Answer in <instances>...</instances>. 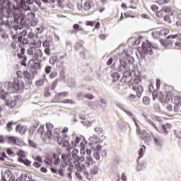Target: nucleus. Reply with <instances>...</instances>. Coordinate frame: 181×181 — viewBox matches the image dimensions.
Masks as SVG:
<instances>
[{
	"label": "nucleus",
	"mask_w": 181,
	"mask_h": 181,
	"mask_svg": "<svg viewBox=\"0 0 181 181\" xmlns=\"http://www.w3.org/2000/svg\"><path fill=\"white\" fill-rule=\"evenodd\" d=\"M57 76H58V73L56 72V71H53V72L51 73V74L49 75V77L51 79H54L56 77H57Z\"/></svg>",
	"instance_id": "nucleus-49"
},
{
	"label": "nucleus",
	"mask_w": 181,
	"mask_h": 181,
	"mask_svg": "<svg viewBox=\"0 0 181 181\" xmlns=\"http://www.w3.org/2000/svg\"><path fill=\"white\" fill-rule=\"evenodd\" d=\"M38 134L41 135V138L45 139H46V132L45 131V126H40L38 129Z\"/></svg>",
	"instance_id": "nucleus-22"
},
{
	"label": "nucleus",
	"mask_w": 181,
	"mask_h": 181,
	"mask_svg": "<svg viewBox=\"0 0 181 181\" xmlns=\"http://www.w3.org/2000/svg\"><path fill=\"white\" fill-rule=\"evenodd\" d=\"M90 141V144H96L97 143H98V138L97 137H90L89 139Z\"/></svg>",
	"instance_id": "nucleus-41"
},
{
	"label": "nucleus",
	"mask_w": 181,
	"mask_h": 181,
	"mask_svg": "<svg viewBox=\"0 0 181 181\" xmlns=\"http://www.w3.org/2000/svg\"><path fill=\"white\" fill-rule=\"evenodd\" d=\"M84 156H78V150L74 148L72 151V158L69 159V163L71 164L74 163L77 170H81L85 168V165L80 163V162L84 161Z\"/></svg>",
	"instance_id": "nucleus-3"
},
{
	"label": "nucleus",
	"mask_w": 181,
	"mask_h": 181,
	"mask_svg": "<svg viewBox=\"0 0 181 181\" xmlns=\"http://www.w3.org/2000/svg\"><path fill=\"white\" fill-rule=\"evenodd\" d=\"M57 85H58V79L53 81L52 84L51 90H54L55 88L57 86Z\"/></svg>",
	"instance_id": "nucleus-52"
},
{
	"label": "nucleus",
	"mask_w": 181,
	"mask_h": 181,
	"mask_svg": "<svg viewBox=\"0 0 181 181\" xmlns=\"http://www.w3.org/2000/svg\"><path fill=\"white\" fill-rule=\"evenodd\" d=\"M73 29L75 31H84V29L83 28H80L79 24H74Z\"/></svg>",
	"instance_id": "nucleus-40"
},
{
	"label": "nucleus",
	"mask_w": 181,
	"mask_h": 181,
	"mask_svg": "<svg viewBox=\"0 0 181 181\" xmlns=\"http://www.w3.org/2000/svg\"><path fill=\"white\" fill-rule=\"evenodd\" d=\"M46 138H48L49 139H52V130L47 131Z\"/></svg>",
	"instance_id": "nucleus-55"
},
{
	"label": "nucleus",
	"mask_w": 181,
	"mask_h": 181,
	"mask_svg": "<svg viewBox=\"0 0 181 181\" xmlns=\"http://www.w3.org/2000/svg\"><path fill=\"white\" fill-rule=\"evenodd\" d=\"M141 81L142 79L141 78V75L136 76L133 80L134 83L132 89H133L134 91H136V96L138 98H141V95H142V93L144 92L143 86L138 85Z\"/></svg>",
	"instance_id": "nucleus-6"
},
{
	"label": "nucleus",
	"mask_w": 181,
	"mask_h": 181,
	"mask_svg": "<svg viewBox=\"0 0 181 181\" xmlns=\"http://www.w3.org/2000/svg\"><path fill=\"white\" fill-rule=\"evenodd\" d=\"M151 35H152V37H153L154 39H159L161 36L160 33H158V31L156 30V29H155L153 31H152Z\"/></svg>",
	"instance_id": "nucleus-32"
},
{
	"label": "nucleus",
	"mask_w": 181,
	"mask_h": 181,
	"mask_svg": "<svg viewBox=\"0 0 181 181\" xmlns=\"http://www.w3.org/2000/svg\"><path fill=\"white\" fill-rule=\"evenodd\" d=\"M144 151H146V146L144 145L141 146L140 149L138 151L139 156L137 158V160H139L141 158H143L144 155Z\"/></svg>",
	"instance_id": "nucleus-23"
},
{
	"label": "nucleus",
	"mask_w": 181,
	"mask_h": 181,
	"mask_svg": "<svg viewBox=\"0 0 181 181\" xmlns=\"http://www.w3.org/2000/svg\"><path fill=\"white\" fill-rule=\"evenodd\" d=\"M77 171L78 172H76V176L77 178H78L79 180H83V176L88 180H91L93 179V176L91 175V174H88L86 172V166H84L83 169L77 170Z\"/></svg>",
	"instance_id": "nucleus-9"
},
{
	"label": "nucleus",
	"mask_w": 181,
	"mask_h": 181,
	"mask_svg": "<svg viewBox=\"0 0 181 181\" xmlns=\"http://www.w3.org/2000/svg\"><path fill=\"white\" fill-rule=\"evenodd\" d=\"M164 105H167V106H165V109H167L168 112H172L173 110V107L172 106L171 103Z\"/></svg>",
	"instance_id": "nucleus-53"
},
{
	"label": "nucleus",
	"mask_w": 181,
	"mask_h": 181,
	"mask_svg": "<svg viewBox=\"0 0 181 181\" xmlns=\"http://www.w3.org/2000/svg\"><path fill=\"white\" fill-rule=\"evenodd\" d=\"M6 143L8 144H11V146H21L22 145L21 140L18 137L13 136H8Z\"/></svg>",
	"instance_id": "nucleus-11"
},
{
	"label": "nucleus",
	"mask_w": 181,
	"mask_h": 181,
	"mask_svg": "<svg viewBox=\"0 0 181 181\" xmlns=\"http://www.w3.org/2000/svg\"><path fill=\"white\" fill-rule=\"evenodd\" d=\"M0 90L3 98H5V96L7 95L8 93H12L16 91H20L16 90V88L13 85V83L11 82L5 83L4 85H2L0 87Z\"/></svg>",
	"instance_id": "nucleus-7"
},
{
	"label": "nucleus",
	"mask_w": 181,
	"mask_h": 181,
	"mask_svg": "<svg viewBox=\"0 0 181 181\" xmlns=\"http://www.w3.org/2000/svg\"><path fill=\"white\" fill-rule=\"evenodd\" d=\"M122 72H123V77H130L132 75L129 70L124 71Z\"/></svg>",
	"instance_id": "nucleus-56"
},
{
	"label": "nucleus",
	"mask_w": 181,
	"mask_h": 181,
	"mask_svg": "<svg viewBox=\"0 0 181 181\" xmlns=\"http://www.w3.org/2000/svg\"><path fill=\"white\" fill-rule=\"evenodd\" d=\"M16 3L18 5H21L22 8L24 9L28 10L29 9L28 5L35 3L38 6L41 5L40 1L38 0H15Z\"/></svg>",
	"instance_id": "nucleus-8"
},
{
	"label": "nucleus",
	"mask_w": 181,
	"mask_h": 181,
	"mask_svg": "<svg viewBox=\"0 0 181 181\" xmlns=\"http://www.w3.org/2000/svg\"><path fill=\"white\" fill-rule=\"evenodd\" d=\"M174 111L177 112L180 110L181 107V97L180 96H175L174 98Z\"/></svg>",
	"instance_id": "nucleus-15"
},
{
	"label": "nucleus",
	"mask_w": 181,
	"mask_h": 181,
	"mask_svg": "<svg viewBox=\"0 0 181 181\" xmlns=\"http://www.w3.org/2000/svg\"><path fill=\"white\" fill-rule=\"evenodd\" d=\"M96 23V21H86V25L87 26H90L93 27V25H95Z\"/></svg>",
	"instance_id": "nucleus-59"
},
{
	"label": "nucleus",
	"mask_w": 181,
	"mask_h": 181,
	"mask_svg": "<svg viewBox=\"0 0 181 181\" xmlns=\"http://www.w3.org/2000/svg\"><path fill=\"white\" fill-rule=\"evenodd\" d=\"M153 49H157L156 45H152L148 40H146V42H143L142 47L139 49L138 52L141 58H144L146 54L153 55Z\"/></svg>",
	"instance_id": "nucleus-4"
},
{
	"label": "nucleus",
	"mask_w": 181,
	"mask_h": 181,
	"mask_svg": "<svg viewBox=\"0 0 181 181\" xmlns=\"http://www.w3.org/2000/svg\"><path fill=\"white\" fill-rule=\"evenodd\" d=\"M18 161L20 163H24V165L25 166H30L31 165V161H30L28 159H24V158H18Z\"/></svg>",
	"instance_id": "nucleus-26"
},
{
	"label": "nucleus",
	"mask_w": 181,
	"mask_h": 181,
	"mask_svg": "<svg viewBox=\"0 0 181 181\" xmlns=\"http://www.w3.org/2000/svg\"><path fill=\"white\" fill-rule=\"evenodd\" d=\"M42 42L40 41L35 42V40H33L31 42V45L33 47H30L28 49V55H31L33 59L37 60L38 58H42L43 57V53L39 47H41Z\"/></svg>",
	"instance_id": "nucleus-2"
},
{
	"label": "nucleus",
	"mask_w": 181,
	"mask_h": 181,
	"mask_svg": "<svg viewBox=\"0 0 181 181\" xmlns=\"http://www.w3.org/2000/svg\"><path fill=\"white\" fill-rule=\"evenodd\" d=\"M150 101L151 100H150L149 97H147V96L144 97L143 103H144V105H149L150 104Z\"/></svg>",
	"instance_id": "nucleus-44"
},
{
	"label": "nucleus",
	"mask_w": 181,
	"mask_h": 181,
	"mask_svg": "<svg viewBox=\"0 0 181 181\" xmlns=\"http://www.w3.org/2000/svg\"><path fill=\"white\" fill-rule=\"evenodd\" d=\"M18 8H15L14 5L11 2L8 1L4 8L0 10L1 16L4 18H10L12 13L13 18H14V22L18 23V19L21 18H26L25 14L27 11L30 10V7L28 6V9H25L21 5H18Z\"/></svg>",
	"instance_id": "nucleus-1"
},
{
	"label": "nucleus",
	"mask_w": 181,
	"mask_h": 181,
	"mask_svg": "<svg viewBox=\"0 0 181 181\" xmlns=\"http://www.w3.org/2000/svg\"><path fill=\"white\" fill-rule=\"evenodd\" d=\"M65 167H67V164L66 163L65 165H62V167L60 169L58 170V173L59 174L60 176H64L65 174H64V168Z\"/></svg>",
	"instance_id": "nucleus-36"
},
{
	"label": "nucleus",
	"mask_w": 181,
	"mask_h": 181,
	"mask_svg": "<svg viewBox=\"0 0 181 181\" xmlns=\"http://www.w3.org/2000/svg\"><path fill=\"white\" fill-rule=\"evenodd\" d=\"M171 127H172V126H171V124H169V123H167V124H163V125L161 126V128H162L163 131H164V134H165V135L168 134V133L169 130L171 129Z\"/></svg>",
	"instance_id": "nucleus-21"
},
{
	"label": "nucleus",
	"mask_w": 181,
	"mask_h": 181,
	"mask_svg": "<svg viewBox=\"0 0 181 181\" xmlns=\"http://www.w3.org/2000/svg\"><path fill=\"white\" fill-rule=\"evenodd\" d=\"M16 155L18 156V158L24 159L27 157V153L24 150H18L17 153H16Z\"/></svg>",
	"instance_id": "nucleus-20"
},
{
	"label": "nucleus",
	"mask_w": 181,
	"mask_h": 181,
	"mask_svg": "<svg viewBox=\"0 0 181 181\" xmlns=\"http://www.w3.org/2000/svg\"><path fill=\"white\" fill-rule=\"evenodd\" d=\"M6 104L11 109H13V108H14V107L16 106V102L12 101V100H8V101L6 102Z\"/></svg>",
	"instance_id": "nucleus-33"
},
{
	"label": "nucleus",
	"mask_w": 181,
	"mask_h": 181,
	"mask_svg": "<svg viewBox=\"0 0 181 181\" xmlns=\"http://www.w3.org/2000/svg\"><path fill=\"white\" fill-rule=\"evenodd\" d=\"M175 97L176 96H175L174 90H169L165 95L164 104H171Z\"/></svg>",
	"instance_id": "nucleus-13"
},
{
	"label": "nucleus",
	"mask_w": 181,
	"mask_h": 181,
	"mask_svg": "<svg viewBox=\"0 0 181 181\" xmlns=\"http://www.w3.org/2000/svg\"><path fill=\"white\" fill-rule=\"evenodd\" d=\"M124 18H135V13L133 11H128L124 13Z\"/></svg>",
	"instance_id": "nucleus-31"
},
{
	"label": "nucleus",
	"mask_w": 181,
	"mask_h": 181,
	"mask_svg": "<svg viewBox=\"0 0 181 181\" xmlns=\"http://www.w3.org/2000/svg\"><path fill=\"white\" fill-rule=\"evenodd\" d=\"M53 137L59 145L63 144L64 147H68L69 146V137L67 134L61 135L58 132H54Z\"/></svg>",
	"instance_id": "nucleus-5"
},
{
	"label": "nucleus",
	"mask_w": 181,
	"mask_h": 181,
	"mask_svg": "<svg viewBox=\"0 0 181 181\" xmlns=\"http://www.w3.org/2000/svg\"><path fill=\"white\" fill-rule=\"evenodd\" d=\"M23 76L26 79V81L28 82V85L32 84V80H34L35 78V74L33 72H28L27 71L23 72Z\"/></svg>",
	"instance_id": "nucleus-14"
},
{
	"label": "nucleus",
	"mask_w": 181,
	"mask_h": 181,
	"mask_svg": "<svg viewBox=\"0 0 181 181\" xmlns=\"http://www.w3.org/2000/svg\"><path fill=\"white\" fill-rule=\"evenodd\" d=\"M63 104H71V105H74L76 103L73 101L71 99H65L62 101Z\"/></svg>",
	"instance_id": "nucleus-43"
},
{
	"label": "nucleus",
	"mask_w": 181,
	"mask_h": 181,
	"mask_svg": "<svg viewBox=\"0 0 181 181\" xmlns=\"http://www.w3.org/2000/svg\"><path fill=\"white\" fill-rule=\"evenodd\" d=\"M16 131L18 132L21 135H24L27 132V127L26 126H21V125H18L16 127Z\"/></svg>",
	"instance_id": "nucleus-18"
},
{
	"label": "nucleus",
	"mask_w": 181,
	"mask_h": 181,
	"mask_svg": "<svg viewBox=\"0 0 181 181\" xmlns=\"http://www.w3.org/2000/svg\"><path fill=\"white\" fill-rule=\"evenodd\" d=\"M51 71H52V66H45V73H46V74H50Z\"/></svg>",
	"instance_id": "nucleus-61"
},
{
	"label": "nucleus",
	"mask_w": 181,
	"mask_h": 181,
	"mask_svg": "<svg viewBox=\"0 0 181 181\" xmlns=\"http://www.w3.org/2000/svg\"><path fill=\"white\" fill-rule=\"evenodd\" d=\"M8 137V136L0 135V144H4V143H6Z\"/></svg>",
	"instance_id": "nucleus-38"
},
{
	"label": "nucleus",
	"mask_w": 181,
	"mask_h": 181,
	"mask_svg": "<svg viewBox=\"0 0 181 181\" xmlns=\"http://www.w3.org/2000/svg\"><path fill=\"white\" fill-rule=\"evenodd\" d=\"M156 146L161 147L163 146V140L158 138L153 139Z\"/></svg>",
	"instance_id": "nucleus-35"
},
{
	"label": "nucleus",
	"mask_w": 181,
	"mask_h": 181,
	"mask_svg": "<svg viewBox=\"0 0 181 181\" xmlns=\"http://www.w3.org/2000/svg\"><path fill=\"white\" fill-rule=\"evenodd\" d=\"M14 85L16 90H23L25 88V83L20 78H14Z\"/></svg>",
	"instance_id": "nucleus-12"
},
{
	"label": "nucleus",
	"mask_w": 181,
	"mask_h": 181,
	"mask_svg": "<svg viewBox=\"0 0 181 181\" xmlns=\"http://www.w3.org/2000/svg\"><path fill=\"white\" fill-rule=\"evenodd\" d=\"M156 30H157V32H158L161 36H166L168 33H169V31L163 28H157Z\"/></svg>",
	"instance_id": "nucleus-28"
},
{
	"label": "nucleus",
	"mask_w": 181,
	"mask_h": 181,
	"mask_svg": "<svg viewBox=\"0 0 181 181\" xmlns=\"http://www.w3.org/2000/svg\"><path fill=\"white\" fill-rule=\"evenodd\" d=\"M28 66L36 70L41 69V64L39 62H35L34 59H31L28 62Z\"/></svg>",
	"instance_id": "nucleus-17"
},
{
	"label": "nucleus",
	"mask_w": 181,
	"mask_h": 181,
	"mask_svg": "<svg viewBox=\"0 0 181 181\" xmlns=\"http://www.w3.org/2000/svg\"><path fill=\"white\" fill-rule=\"evenodd\" d=\"M18 57L19 59H21L23 58L22 61H21V65L22 66H27V64H26V61H27V58L25 57H22V54H18Z\"/></svg>",
	"instance_id": "nucleus-37"
},
{
	"label": "nucleus",
	"mask_w": 181,
	"mask_h": 181,
	"mask_svg": "<svg viewBox=\"0 0 181 181\" xmlns=\"http://www.w3.org/2000/svg\"><path fill=\"white\" fill-rule=\"evenodd\" d=\"M111 78H113L114 82H116L119 79L120 76L119 75L118 72H112L111 73Z\"/></svg>",
	"instance_id": "nucleus-30"
},
{
	"label": "nucleus",
	"mask_w": 181,
	"mask_h": 181,
	"mask_svg": "<svg viewBox=\"0 0 181 181\" xmlns=\"http://www.w3.org/2000/svg\"><path fill=\"white\" fill-rule=\"evenodd\" d=\"M91 6H93L92 1H90L89 2H86L83 4V9L84 11H88L91 9Z\"/></svg>",
	"instance_id": "nucleus-25"
},
{
	"label": "nucleus",
	"mask_w": 181,
	"mask_h": 181,
	"mask_svg": "<svg viewBox=\"0 0 181 181\" xmlns=\"http://www.w3.org/2000/svg\"><path fill=\"white\" fill-rule=\"evenodd\" d=\"M94 131H95L98 134H102L103 132V129L102 127H96L95 129H94Z\"/></svg>",
	"instance_id": "nucleus-51"
},
{
	"label": "nucleus",
	"mask_w": 181,
	"mask_h": 181,
	"mask_svg": "<svg viewBox=\"0 0 181 181\" xmlns=\"http://www.w3.org/2000/svg\"><path fill=\"white\" fill-rule=\"evenodd\" d=\"M43 95L45 96V98H47L50 97L51 93H50V91H49L48 89H47L45 90V93L43 94Z\"/></svg>",
	"instance_id": "nucleus-64"
},
{
	"label": "nucleus",
	"mask_w": 181,
	"mask_h": 181,
	"mask_svg": "<svg viewBox=\"0 0 181 181\" xmlns=\"http://www.w3.org/2000/svg\"><path fill=\"white\" fill-rule=\"evenodd\" d=\"M84 163L88 166V168H90V166L93 165L94 163H95V162L93 161L91 156H88Z\"/></svg>",
	"instance_id": "nucleus-19"
},
{
	"label": "nucleus",
	"mask_w": 181,
	"mask_h": 181,
	"mask_svg": "<svg viewBox=\"0 0 181 181\" xmlns=\"http://www.w3.org/2000/svg\"><path fill=\"white\" fill-rule=\"evenodd\" d=\"M4 158H6V153L4 152H0V160H4Z\"/></svg>",
	"instance_id": "nucleus-62"
},
{
	"label": "nucleus",
	"mask_w": 181,
	"mask_h": 181,
	"mask_svg": "<svg viewBox=\"0 0 181 181\" xmlns=\"http://www.w3.org/2000/svg\"><path fill=\"white\" fill-rule=\"evenodd\" d=\"M15 123H13V122H10L7 124L6 127H7V131L8 132H11L12 131V125H14Z\"/></svg>",
	"instance_id": "nucleus-45"
},
{
	"label": "nucleus",
	"mask_w": 181,
	"mask_h": 181,
	"mask_svg": "<svg viewBox=\"0 0 181 181\" xmlns=\"http://www.w3.org/2000/svg\"><path fill=\"white\" fill-rule=\"evenodd\" d=\"M173 42V41H171L170 40H162V41H161V44H162L163 46H164L165 47H169V45H171Z\"/></svg>",
	"instance_id": "nucleus-34"
},
{
	"label": "nucleus",
	"mask_w": 181,
	"mask_h": 181,
	"mask_svg": "<svg viewBox=\"0 0 181 181\" xmlns=\"http://www.w3.org/2000/svg\"><path fill=\"white\" fill-rule=\"evenodd\" d=\"M46 128L48 131H52L54 129V127L52 123H46Z\"/></svg>",
	"instance_id": "nucleus-46"
},
{
	"label": "nucleus",
	"mask_w": 181,
	"mask_h": 181,
	"mask_svg": "<svg viewBox=\"0 0 181 181\" xmlns=\"http://www.w3.org/2000/svg\"><path fill=\"white\" fill-rule=\"evenodd\" d=\"M62 57L59 59V57L54 55L49 59V64L54 65L57 63V68L62 69L63 67V61H60Z\"/></svg>",
	"instance_id": "nucleus-10"
},
{
	"label": "nucleus",
	"mask_w": 181,
	"mask_h": 181,
	"mask_svg": "<svg viewBox=\"0 0 181 181\" xmlns=\"http://www.w3.org/2000/svg\"><path fill=\"white\" fill-rule=\"evenodd\" d=\"M80 141H81V137L76 138L75 142H72V146L75 147L76 145L78 144Z\"/></svg>",
	"instance_id": "nucleus-48"
},
{
	"label": "nucleus",
	"mask_w": 181,
	"mask_h": 181,
	"mask_svg": "<svg viewBox=\"0 0 181 181\" xmlns=\"http://www.w3.org/2000/svg\"><path fill=\"white\" fill-rule=\"evenodd\" d=\"M20 37H25L27 35V31L25 30L19 29Z\"/></svg>",
	"instance_id": "nucleus-54"
},
{
	"label": "nucleus",
	"mask_w": 181,
	"mask_h": 181,
	"mask_svg": "<svg viewBox=\"0 0 181 181\" xmlns=\"http://www.w3.org/2000/svg\"><path fill=\"white\" fill-rule=\"evenodd\" d=\"M164 21H165V22H166L169 24H170L171 22H172V20H171L170 16H164Z\"/></svg>",
	"instance_id": "nucleus-57"
},
{
	"label": "nucleus",
	"mask_w": 181,
	"mask_h": 181,
	"mask_svg": "<svg viewBox=\"0 0 181 181\" xmlns=\"http://www.w3.org/2000/svg\"><path fill=\"white\" fill-rule=\"evenodd\" d=\"M43 161L46 164L47 167L52 166V164L54 163L52 157L51 156L46 158Z\"/></svg>",
	"instance_id": "nucleus-24"
},
{
	"label": "nucleus",
	"mask_w": 181,
	"mask_h": 181,
	"mask_svg": "<svg viewBox=\"0 0 181 181\" xmlns=\"http://www.w3.org/2000/svg\"><path fill=\"white\" fill-rule=\"evenodd\" d=\"M119 62H120V66H118V71H119L121 72H124V71H127L130 70V68L129 66V64L125 62V61L121 59L119 61Z\"/></svg>",
	"instance_id": "nucleus-16"
},
{
	"label": "nucleus",
	"mask_w": 181,
	"mask_h": 181,
	"mask_svg": "<svg viewBox=\"0 0 181 181\" xmlns=\"http://www.w3.org/2000/svg\"><path fill=\"white\" fill-rule=\"evenodd\" d=\"M45 83V81L44 80H40L35 82V85L36 86H43Z\"/></svg>",
	"instance_id": "nucleus-58"
},
{
	"label": "nucleus",
	"mask_w": 181,
	"mask_h": 181,
	"mask_svg": "<svg viewBox=\"0 0 181 181\" xmlns=\"http://www.w3.org/2000/svg\"><path fill=\"white\" fill-rule=\"evenodd\" d=\"M168 39H177L178 40H181V34L171 35L168 37Z\"/></svg>",
	"instance_id": "nucleus-39"
},
{
	"label": "nucleus",
	"mask_w": 181,
	"mask_h": 181,
	"mask_svg": "<svg viewBox=\"0 0 181 181\" xmlns=\"http://www.w3.org/2000/svg\"><path fill=\"white\" fill-rule=\"evenodd\" d=\"M84 98H87L88 100H92L93 98H95V96H93L92 93H86V95H84Z\"/></svg>",
	"instance_id": "nucleus-47"
},
{
	"label": "nucleus",
	"mask_w": 181,
	"mask_h": 181,
	"mask_svg": "<svg viewBox=\"0 0 181 181\" xmlns=\"http://www.w3.org/2000/svg\"><path fill=\"white\" fill-rule=\"evenodd\" d=\"M156 16H157V17L160 18H163V10L158 11L157 13H156Z\"/></svg>",
	"instance_id": "nucleus-50"
},
{
	"label": "nucleus",
	"mask_w": 181,
	"mask_h": 181,
	"mask_svg": "<svg viewBox=\"0 0 181 181\" xmlns=\"http://www.w3.org/2000/svg\"><path fill=\"white\" fill-rule=\"evenodd\" d=\"M6 152L7 153V154L8 156H11V157H14L16 156V153L13 152V150H11L10 148H8L6 150Z\"/></svg>",
	"instance_id": "nucleus-42"
},
{
	"label": "nucleus",
	"mask_w": 181,
	"mask_h": 181,
	"mask_svg": "<svg viewBox=\"0 0 181 181\" xmlns=\"http://www.w3.org/2000/svg\"><path fill=\"white\" fill-rule=\"evenodd\" d=\"M54 164L58 165L61 163V159L59 158V156L57 153H53Z\"/></svg>",
	"instance_id": "nucleus-29"
},
{
	"label": "nucleus",
	"mask_w": 181,
	"mask_h": 181,
	"mask_svg": "<svg viewBox=\"0 0 181 181\" xmlns=\"http://www.w3.org/2000/svg\"><path fill=\"white\" fill-rule=\"evenodd\" d=\"M98 170H99V168H98V166L95 165V166H93L90 170V173L88 175H90V176L93 177V175H95L97 173H98Z\"/></svg>",
	"instance_id": "nucleus-27"
},
{
	"label": "nucleus",
	"mask_w": 181,
	"mask_h": 181,
	"mask_svg": "<svg viewBox=\"0 0 181 181\" xmlns=\"http://www.w3.org/2000/svg\"><path fill=\"white\" fill-rule=\"evenodd\" d=\"M59 96H62V97H67L69 95V92L64 91V92H60L58 93Z\"/></svg>",
	"instance_id": "nucleus-60"
},
{
	"label": "nucleus",
	"mask_w": 181,
	"mask_h": 181,
	"mask_svg": "<svg viewBox=\"0 0 181 181\" xmlns=\"http://www.w3.org/2000/svg\"><path fill=\"white\" fill-rule=\"evenodd\" d=\"M42 46H43V47H50V42H49L47 40H45V42H43Z\"/></svg>",
	"instance_id": "nucleus-63"
}]
</instances>
